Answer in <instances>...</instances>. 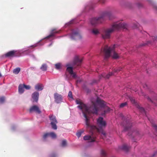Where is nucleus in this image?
I'll return each mask as SVG.
<instances>
[{"label": "nucleus", "mask_w": 157, "mask_h": 157, "mask_svg": "<svg viewBox=\"0 0 157 157\" xmlns=\"http://www.w3.org/2000/svg\"><path fill=\"white\" fill-rule=\"evenodd\" d=\"M115 45H114L111 47H109L106 45L104 48H102L101 50V52L103 53L105 55V58H109L113 54L112 57L114 59H117L119 58L118 54L115 52L114 49Z\"/></svg>", "instance_id": "7ed1b4c3"}, {"label": "nucleus", "mask_w": 157, "mask_h": 157, "mask_svg": "<svg viewBox=\"0 0 157 157\" xmlns=\"http://www.w3.org/2000/svg\"><path fill=\"white\" fill-rule=\"evenodd\" d=\"M82 132H78V133H76L77 136L78 137H79L81 136Z\"/></svg>", "instance_id": "e433bc0d"}, {"label": "nucleus", "mask_w": 157, "mask_h": 157, "mask_svg": "<svg viewBox=\"0 0 157 157\" xmlns=\"http://www.w3.org/2000/svg\"><path fill=\"white\" fill-rule=\"evenodd\" d=\"M139 26V25L138 23H136V24H134L133 25V28L134 29L136 28H138Z\"/></svg>", "instance_id": "c9c22d12"}, {"label": "nucleus", "mask_w": 157, "mask_h": 157, "mask_svg": "<svg viewBox=\"0 0 157 157\" xmlns=\"http://www.w3.org/2000/svg\"><path fill=\"white\" fill-rule=\"evenodd\" d=\"M24 88L27 90H29L31 88L30 86L29 85H26L25 84H23Z\"/></svg>", "instance_id": "72a5a7b5"}, {"label": "nucleus", "mask_w": 157, "mask_h": 157, "mask_svg": "<svg viewBox=\"0 0 157 157\" xmlns=\"http://www.w3.org/2000/svg\"><path fill=\"white\" fill-rule=\"evenodd\" d=\"M67 141L66 140H63L62 141L61 145L62 147H65L67 145Z\"/></svg>", "instance_id": "c85d7f7f"}, {"label": "nucleus", "mask_w": 157, "mask_h": 157, "mask_svg": "<svg viewBox=\"0 0 157 157\" xmlns=\"http://www.w3.org/2000/svg\"><path fill=\"white\" fill-rule=\"evenodd\" d=\"M129 99L131 102H132V103L135 104L136 103V101L134 99V98L131 97H129Z\"/></svg>", "instance_id": "2f4dec72"}, {"label": "nucleus", "mask_w": 157, "mask_h": 157, "mask_svg": "<svg viewBox=\"0 0 157 157\" xmlns=\"http://www.w3.org/2000/svg\"><path fill=\"white\" fill-rule=\"evenodd\" d=\"M101 157H107V154L106 152L103 150H101L100 152Z\"/></svg>", "instance_id": "412c9836"}, {"label": "nucleus", "mask_w": 157, "mask_h": 157, "mask_svg": "<svg viewBox=\"0 0 157 157\" xmlns=\"http://www.w3.org/2000/svg\"><path fill=\"white\" fill-rule=\"evenodd\" d=\"M66 76L67 77V75L66 73Z\"/></svg>", "instance_id": "a18cd8bd"}, {"label": "nucleus", "mask_w": 157, "mask_h": 157, "mask_svg": "<svg viewBox=\"0 0 157 157\" xmlns=\"http://www.w3.org/2000/svg\"><path fill=\"white\" fill-rule=\"evenodd\" d=\"M96 103L101 107H104L105 106V102L98 98H97Z\"/></svg>", "instance_id": "2eb2a0df"}, {"label": "nucleus", "mask_w": 157, "mask_h": 157, "mask_svg": "<svg viewBox=\"0 0 157 157\" xmlns=\"http://www.w3.org/2000/svg\"><path fill=\"white\" fill-rule=\"evenodd\" d=\"M24 86L23 84H20L18 87L19 92L20 94L23 93L24 91Z\"/></svg>", "instance_id": "aec40b11"}, {"label": "nucleus", "mask_w": 157, "mask_h": 157, "mask_svg": "<svg viewBox=\"0 0 157 157\" xmlns=\"http://www.w3.org/2000/svg\"><path fill=\"white\" fill-rule=\"evenodd\" d=\"M56 68L57 69H59L61 67V64L59 63L56 64L55 65Z\"/></svg>", "instance_id": "c756f323"}, {"label": "nucleus", "mask_w": 157, "mask_h": 157, "mask_svg": "<svg viewBox=\"0 0 157 157\" xmlns=\"http://www.w3.org/2000/svg\"><path fill=\"white\" fill-rule=\"evenodd\" d=\"M113 75V73L112 72H110L109 74L106 75L105 74H103L100 76V78H101L102 77H104L105 78H109L110 76Z\"/></svg>", "instance_id": "a211bd4d"}, {"label": "nucleus", "mask_w": 157, "mask_h": 157, "mask_svg": "<svg viewBox=\"0 0 157 157\" xmlns=\"http://www.w3.org/2000/svg\"><path fill=\"white\" fill-rule=\"evenodd\" d=\"M49 136V133H46L44 134L43 136V138L45 140Z\"/></svg>", "instance_id": "7c9ffc66"}, {"label": "nucleus", "mask_w": 157, "mask_h": 157, "mask_svg": "<svg viewBox=\"0 0 157 157\" xmlns=\"http://www.w3.org/2000/svg\"><path fill=\"white\" fill-rule=\"evenodd\" d=\"M92 33L94 35H97L99 33V32L98 29H94L92 30Z\"/></svg>", "instance_id": "a878e982"}, {"label": "nucleus", "mask_w": 157, "mask_h": 157, "mask_svg": "<svg viewBox=\"0 0 157 157\" xmlns=\"http://www.w3.org/2000/svg\"><path fill=\"white\" fill-rule=\"evenodd\" d=\"M156 105V106H157V105Z\"/></svg>", "instance_id": "8fccbe9b"}, {"label": "nucleus", "mask_w": 157, "mask_h": 157, "mask_svg": "<svg viewBox=\"0 0 157 157\" xmlns=\"http://www.w3.org/2000/svg\"><path fill=\"white\" fill-rule=\"evenodd\" d=\"M110 111V108L108 107L107 108V109L106 110H105L104 112L105 113H106L107 112H109Z\"/></svg>", "instance_id": "a19ab883"}, {"label": "nucleus", "mask_w": 157, "mask_h": 157, "mask_svg": "<svg viewBox=\"0 0 157 157\" xmlns=\"http://www.w3.org/2000/svg\"><path fill=\"white\" fill-rule=\"evenodd\" d=\"M147 98L148 100L153 102V101L150 99L149 97L147 96Z\"/></svg>", "instance_id": "79ce46f5"}, {"label": "nucleus", "mask_w": 157, "mask_h": 157, "mask_svg": "<svg viewBox=\"0 0 157 157\" xmlns=\"http://www.w3.org/2000/svg\"><path fill=\"white\" fill-rule=\"evenodd\" d=\"M54 156H55L54 157H53V155H52V157H54Z\"/></svg>", "instance_id": "49530a36"}, {"label": "nucleus", "mask_w": 157, "mask_h": 157, "mask_svg": "<svg viewBox=\"0 0 157 157\" xmlns=\"http://www.w3.org/2000/svg\"><path fill=\"white\" fill-rule=\"evenodd\" d=\"M95 138L93 135H86L84 137V139L85 140H90V142H92L95 141Z\"/></svg>", "instance_id": "9b49d317"}, {"label": "nucleus", "mask_w": 157, "mask_h": 157, "mask_svg": "<svg viewBox=\"0 0 157 157\" xmlns=\"http://www.w3.org/2000/svg\"><path fill=\"white\" fill-rule=\"evenodd\" d=\"M142 94H143V95H144V93H142Z\"/></svg>", "instance_id": "09e8293b"}, {"label": "nucleus", "mask_w": 157, "mask_h": 157, "mask_svg": "<svg viewBox=\"0 0 157 157\" xmlns=\"http://www.w3.org/2000/svg\"><path fill=\"white\" fill-rule=\"evenodd\" d=\"M82 61V60L80 59L78 56H76L73 61V65L79 66L81 64Z\"/></svg>", "instance_id": "9d476101"}, {"label": "nucleus", "mask_w": 157, "mask_h": 157, "mask_svg": "<svg viewBox=\"0 0 157 157\" xmlns=\"http://www.w3.org/2000/svg\"><path fill=\"white\" fill-rule=\"evenodd\" d=\"M129 148L130 147L128 146L127 145L125 144L123 145L121 147V149L126 151H128Z\"/></svg>", "instance_id": "4be33fe9"}, {"label": "nucleus", "mask_w": 157, "mask_h": 157, "mask_svg": "<svg viewBox=\"0 0 157 157\" xmlns=\"http://www.w3.org/2000/svg\"><path fill=\"white\" fill-rule=\"evenodd\" d=\"M5 99L4 97H2L0 98V103H3L4 101H5Z\"/></svg>", "instance_id": "f704fd0d"}, {"label": "nucleus", "mask_w": 157, "mask_h": 157, "mask_svg": "<svg viewBox=\"0 0 157 157\" xmlns=\"http://www.w3.org/2000/svg\"><path fill=\"white\" fill-rule=\"evenodd\" d=\"M68 96L70 98H72V93L71 91H70L69 92Z\"/></svg>", "instance_id": "4c0bfd02"}, {"label": "nucleus", "mask_w": 157, "mask_h": 157, "mask_svg": "<svg viewBox=\"0 0 157 157\" xmlns=\"http://www.w3.org/2000/svg\"><path fill=\"white\" fill-rule=\"evenodd\" d=\"M136 106L140 112L144 114L146 116H147L144 109L143 107L140 106L139 105H137Z\"/></svg>", "instance_id": "6ab92c4d"}, {"label": "nucleus", "mask_w": 157, "mask_h": 157, "mask_svg": "<svg viewBox=\"0 0 157 157\" xmlns=\"http://www.w3.org/2000/svg\"><path fill=\"white\" fill-rule=\"evenodd\" d=\"M21 71V68L20 67H17L14 69L13 71V72L15 74H17Z\"/></svg>", "instance_id": "b1692460"}, {"label": "nucleus", "mask_w": 157, "mask_h": 157, "mask_svg": "<svg viewBox=\"0 0 157 157\" xmlns=\"http://www.w3.org/2000/svg\"><path fill=\"white\" fill-rule=\"evenodd\" d=\"M122 69V68L121 67H119L118 68H114L113 71H114V72L116 73V72H118L119 71H120Z\"/></svg>", "instance_id": "bb28decb"}, {"label": "nucleus", "mask_w": 157, "mask_h": 157, "mask_svg": "<svg viewBox=\"0 0 157 157\" xmlns=\"http://www.w3.org/2000/svg\"><path fill=\"white\" fill-rule=\"evenodd\" d=\"M58 32L57 31H55V29H53L52 30V32L50 34L48 35V36L46 37L45 39H48L51 37L53 36H54L55 34L56 33H58Z\"/></svg>", "instance_id": "f3484780"}, {"label": "nucleus", "mask_w": 157, "mask_h": 157, "mask_svg": "<svg viewBox=\"0 0 157 157\" xmlns=\"http://www.w3.org/2000/svg\"><path fill=\"white\" fill-rule=\"evenodd\" d=\"M99 2L101 4H104L105 2V0H99Z\"/></svg>", "instance_id": "58836bf2"}, {"label": "nucleus", "mask_w": 157, "mask_h": 157, "mask_svg": "<svg viewBox=\"0 0 157 157\" xmlns=\"http://www.w3.org/2000/svg\"><path fill=\"white\" fill-rule=\"evenodd\" d=\"M152 127L154 128L157 134H156V135L157 136V126L155 124H152Z\"/></svg>", "instance_id": "473e14b6"}, {"label": "nucleus", "mask_w": 157, "mask_h": 157, "mask_svg": "<svg viewBox=\"0 0 157 157\" xmlns=\"http://www.w3.org/2000/svg\"><path fill=\"white\" fill-rule=\"evenodd\" d=\"M126 27V24L124 23L121 22L114 23L111 27L106 29L103 30L102 33V37L105 39H109L110 37L111 34L114 31L120 28L125 29Z\"/></svg>", "instance_id": "f03ea898"}, {"label": "nucleus", "mask_w": 157, "mask_h": 157, "mask_svg": "<svg viewBox=\"0 0 157 157\" xmlns=\"http://www.w3.org/2000/svg\"><path fill=\"white\" fill-rule=\"evenodd\" d=\"M49 136L52 139H55L56 138L57 136L56 134L54 132H51L48 133Z\"/></svg>", "instance_id": "5701e85b"}, {"label": "nucleus", "mask_w": 157, "mask_h": 157, "mask_svg": "<svg viewBox=\"0 0 157 157\" xmlns=\"http://www.w3.org/2000/svg\"><path fill=\"white\" fill-rule=\"evenodd\" d=\"M145 86L146 87H147V85L146 84H145V85L144 86V88H145Z\"/></svg>", "instance_id": "c03bdc74"}, {"label": "nucleus", "mask_w": 157, "mask_h": 157, "mask_svg": "<svg viewBox=\"0 0 157 157\" xmlns=\"http://www.w3.org/2000/svg\"><path fill=\"white\" fill-rule=\"evenodd\" d=\"M111 15V13L110 12H105L103 16L92 18L90 21V23L93 26H95L98 24L101 23L104 21L105 18L106 17L110 18Z\"/></svg>", "instance_id": "20e7f679"}, {"label": "nucleus", "mask_w": 157, "mask_h": 157, "mask_svg": "<svg viewBox=\"0 0 157 157\" xmlns=\"http://www.w3.org/2000/svg\"><path fill=\"white\" fill-rule=\"evenodd\" d=\"M127 105V102H125L124 103H122L120 105V108H123L124 106H126Z\"/></svg>", "instance_id": "cd10ccee"}, {"label": "nucleus", "mask_w": 157, "mask_h": 157, "mask_svg": "<svg viewBox=\"0 0 157 157\" xmlns=\"http://www.w3.org/2000/svg\"><path fill=\"white\" fill-rule=\"evenodd\" d=\"M32 96L33 99V101L37 102L38 101L39 96V93L36 91L34 92L32 94Z\"/></svg>", "instance_id": "f8f14e48"}, {"label": "nucleus", "mask_w": 157, "mask_h": 157, "mask_svg": "<svg viewBox=\"0 0 157 157\" xmlns=\"http://www.w3.org/2000/svg\"><path fill=\"white\" fill-rule=\"evenodd\" d=\"M71 38L72 40H75L81 39V36L79 31L77 30L72 31L71 35Z\"/></svg>", "instance_id": "423d86ee"}, {"label": "nucleus", "mask_w": 157, "mask_h": 157, "mask_svg": "<svg viewBox=\"0 0 157 157\" xmlns=\"http://www.w3.org/2000/svg\"><path fill=\"white\" fill-rule=\"evenodd\" d=\"M29 112L30 113L35 112L38 114L41 113V111L39 108L36 105H34L31 106L29 109Z\"/></svg>", "instance_id": "1a4fd4ad"}, {"label": "nucleus", "mask_w": 157, "mask_h": 157, "mask_svg": "<svg viewBox=\"0 0 157 157\" xmlns=\"http://www.w3.org/2000/svg\"><path fill=\"white\" fill-rule=\"evenodd\" d=\"M70 65L67 64L66 66L67 67L66 72H68L72 76L73 78H75L77 77V75L75 72H74L73 71V67H70Z\"/></svg>", "instance_id": "0eeeda50"}, {"label": "nucleus", "mask_w": 157, "mask_h": 157, "mask_svg": "<svg viewBox=\"0 0 157 157\" xmlns=\"http://www.w3.org/2000/svg\"><path fill=\"white\" fill-rule=\"evenodd\" d=\"M50 120L51 121V124L52 128L55 130L57 129V126L56 124L58 123L56 117L52 115H50L49 116Z\"/></svg>", "instance_id": "39448f33"}, {"label": "nucleus", "mask_w": 157, "mask_h": 157, "mask_svg": "<svg viewBox=\"0 0 157 157\" xmlns=\"http://www.w3.org/2000/svg\"><path fill=\"white\" fill-rule=\"evenodd\" d=\"M153 39L155 40H157V36L154 37V38H153Z\"/></svg>", "instance_id": "37998d69"}, {"label": "nucleus", "mask_w": 157, "mask_h": 157, "mask_svg": "<svg viewBox=\"0 0 157 157\" xmlns=\"http://www.w3.org/2000/svg\"><path fill=\"white\" fill-rule=\"evenodd\" d=\"M155 156V155H153V156Z\"/></svg>", "instance_id": "de8ad7c7"}, {"label": "nucleus", "mask_w": 157, "mask_h": 157, "mask_svg": "<svg viewBox=\"0 0 157 157\" xmlns=\"http://www.w3.org/2000/svg\"><path fill=\"white\" fill-rule=\"evenodd\" d=\"M76 102L77 104L79 105L78 106V108L82 110L83 116L85 118L86 128L89 129L90 132H92V134H94V131H96L98 132L101 133L102 134L105 136V133L103 131L102 128L106 126V123L104 120L103 118L100 117L97 119V124L99 128H98L96 126L90 124L89 119L87 116V115L91 113L96 114L98 113V109L96 103L92 102V105L89 107L80 100H76Z\"/></svg>", "instance_id": "f257e3e1"}, {"label": "nucleus", "mask_w": 157, "mask_h": 157, "mask_svg": "<svg viewBox=\"0 0 157 157\" xmlns=\"http://www.w3.org/2000/svg\"><path fill=\"white\" fill-rule=\"evenodd\" d=\"M16 51L13 50L10 51L5 54L6 57H14L16 56L15 55Z\"/></svg>", "instance_id": "ddd939ff"}, {"label": "nucleus", "mask_w": 157, "mask_h": 157, "mask_svg": "<svg viewBox=\"0 0 157 157\" xmlns=\"http://www.w3.org/2000/svg\"><path fill=\"white\" fill-rule=\"evenodd\" d=\"M47 66L46 64H43L40 67V69L43 71H45L47 69Z\"/></svg>", "instance_id": "393cba45"}, {"label": "nucleus", "mask_w": 157, "mask_h": 157, "mask_svg": "<svg viewBox=\"0 0 157 157\" xmlns=\"http://www.w3.org/2000/svg\"><path fill=\"white\" fill-rule=\"evenodd\" d=\"M35 88L37 90L41 91L43 89L44 86L42 84L38 83L35 85Z\"/></svg>", "instance_id": "dca6fc26"}, {"label": "nucleus", "mask_w": 157, "mask_h": 157, "mask_svg": "<svg viewBox=\"0 0 157 157\" xmlns=\"http://www.w3.org/2000/svg\"><path fill=\"white\" fill-rule=\"evenodd\" d=\"M37 46V44H35L34 45H32L30 46V47L32 48H34Z\"/></svg>", "instance_id": "ea45409f"}, {"label": "nucleus", "mask_w": 157, "mask_h": 157, "mask_svg": "<svg viewBox=\"0 0 157 157\" xmlns=\"http://www.w3.org/2000/svg\"><path fill=\"white\" fill-rule=\"evenodd\" d=\"M124 122H125L126 124V125L125 126L124 130H127L131 127L132 126V123H131L130 121L128 119L127 120V119H126L125 120H124Z\"/></svg>", "instance_id": "4468645a"}, {"label": "nucleus", "mask_w": 157, "mask_h": 157, "mask_svg": "<svg viewBox=\"0 0 157 157\" xmlns=\"http://www.w3.org/2000/svg\"><path fill=\"white\" fill-rule=\"evenodd\" d=\"M55 101L57 103H59L62 102L63 100L62 96L57 93H56L54 94Z\"/></svg>", "instance_id": "6e6552de"}]
</instances>
